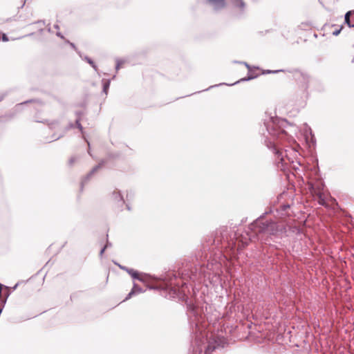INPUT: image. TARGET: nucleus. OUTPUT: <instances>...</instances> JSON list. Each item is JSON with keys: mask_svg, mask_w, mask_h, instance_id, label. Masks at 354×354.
<instances>
[{"mask_svg": "<svg viewBox=\"0 0 354 354\" xmlns=\"http://www.w3.org/2000/svg\"><path fill=\"white\" fill-rule=\"evenodd\" d=\"M284 122H286L285 120L272 117L264 123L268 134L271 136L270 138H267L265 140L266 145L269 149H272V152L275 154L278 164H281V169H284L285 166L287 165L288 162H294L293 158L288 154L289 151L288 149L283 150L280 149L278 146V142H275L274 140L275 138L281 140L287 137L285 130L281 128V126Z\"/></svg>", "mask_w": 354, "mask_h": 354, "instance_id": "nucleus-1", "label": "nucleus"}, {"mask_svg": "<svg viewBox=\"0 0 354 354\" xmlns=\"http://www.w3.org/2000/svg\"><path fill=\"white\" fill-rule=\"evenodd\" d=\"M187 314L190 325L195 333V337L198 335L202 338V335H204L205 339L207 335V342H211L210 339H208V332H209V330L206 331V324L200 313V310L195 306H189Z\"/></svg>", "mask_w": 354, "mask_h": 354, "instance_id": "nucleus-2", "label": "nucleus"}, {"mask_svg": "<svg viewBox=\"0 0 354 354\" xmlns=\"http://www.w3.org/2000/svg\"><path fill=\"white\" fill-rule=\"evenodd\" d=\"M225 342L224 339L217 337L214 342H207V337L205 339L204 335L201 338L198 335L195 337L193 345V351L191 354H207L218 346H223Z\"/></svg>", "mask_w": 354, "mask_h": 354, "instance_id": "nucleus-3", "label": "nucleus"}, {"mask_svg": "<svg viewBox=\"0 0 354 354\" xmlns=\"http://www.w3.org/2000/svg\"><path fill=\"white\" fill-rule=\"evenodd\" d=\"M254 226H259V232H266L270 234H275L278 230L277 224L273 221L263 222L258 219L254 223Z\"/></svg>", "mask_w": 354, "mask_h": 354, "instance_id": "nucleus-4", "label": "nucleus"}, {"mask_svg": "<svg viewBox=\"0 0 354 354\" xmlns=\"http://www.w3.org/2000/svg\"><path fill=\"white\" fill-rule=\"evenodd\" d=\"M120 268L123 270H127L128 272V273L132 277L133 279H138L141 281H143L145 280L144 279L145 277L142 274H140L137 271H136L133 269H128L125 267L120 266Z\"/></svg>", "mask_w": 354, "mask_h": 354, "instance_id": "nucleus-5", "label": "nucleus"}, {"mask_svg": "<svg viewBox=\"0 0 354 354\" xmlns=\"http://www.w3.org/2000/svg\"><path fill=\"white\" fill-rule=\"evenodd\" d=\"M209 1L214 6V9L216 10L223 8L225 6L224 0H209Z\"/></svg>", "mask_w": 354, "mask_h": 354, "instance_id": "nucleus-6", "label": "nucleus"}, {"mask_svg": "<svg viewBox=\"0 0 354 354\" xmlns=\"http://www.w3.org/2000/svg\"><path fill=\"white\" fill-rule=\"evenodd\" d=\"M142 292V290L141 288L138 287L136 283H134L133 285V287L132 288V290H131V292L128 294L127 297H126L125 300L127 299H129V298H131L132 297V295L136 294V293H140V292Z\"/></svg>", "mask_w": 354, "mask_h": 354, "instance_id": "nucleus-7", "label": "nucleus"}, {"mask_svg": "<svg viewBox=\"0 0 354 354\" xmlns=\"http://www.w3.org/2000/svg\"><path fill=\"white\" fill-rule=\"evenodd\" d=\"M351 14V11H348L346 13L344 20L345 23L349 26V27H354V24H351L350 20V15Z\"/></svg>", "mask_w": 354, "mask_h": 354, "instance_id": "nucleus-8", "label": "nucleus"}, {"mask_svg": "<svg viewBox=\"0 0 354 354\" xmlns=\"http://www.w3.org/2000/svg\"><path fill=\"white\" fill-rule=\"evenodd\" d=\"M84 59L95 69V71H97V66L95 65V64L93 62V61L91 59H90L88 57H85Z\"/></svg>", "mask_w": 354, "mask_h": 354, "instance_id": "nucleus-9", "label": "nucleus"}, {"mask_svg": "<svg viewBox=\"0 0 354 354\" xmlns=\"http://www.w3.org/2000/svg\"><path fill=\"white\" fill-rule=\"evenodd\" d=\"M110 81L105 82L103 85V91L106 94L109 88Z\"/></svg>", "mask_w": 354, "mask_h": 354, "instance_id": "nucleus-10", "label": "nucleus"}, {"mask_svg": "<svg viewBox=\"0 0 354 354\" xmlns=\"http://www.w3.org/2000/svg\"><path fill=\"white\" fill-rule=\"evenodd\" d=\"M319 203L322 205H326L325 200L321 194L319 196Z\"/></svg>", "mask_w": 354, "mask_h": 354, "instance_id": "nucleus-11", "label": "nucleus"}, {"mask_svg": "<svg viewBox=\"0 0 354 354\" xmlns=\"http://www.w3.org/2000/svg\"><path fill=\"white\" fill-rule=\"evenodd\" d=\"M123 63H124V62H123V61L120 60V59H118V60L116 61V66H115L116 70H118V69H119V68L120 67V66H121Z\"/></svg>", "mask_w": 354, "mask_h": 354, "instance_id": "nucleus-12", "label": "nucleus"}, {"mask_svg": "<svg viewBox=\"0 0 354 354\" xmlns=\"http://www.w3.org/2000/svg\"><path fill=\"white\" fill-rule=\"evenodd\" d=\"M237 4L239 6H240L241 8H243L245 6V3L242 0H236Z\"/></svg>", "mask_w": 354, "mask_h": 354, "instance_id": "nucleus-13", "label": "nucleus"}, {"mask_svg": "<svg viewBox=\"0 0 354 354\" xmlns=\"http://www.w3.org/2000/svg\"><path fill=\"white\" fill-rule=\"evenodd\" d=\"M100 165L94 167L93 169V170L91 171V173L88 175L87 178H88L90 177V176H91L95 171H97V169H98V168H100Z\"/></svg>", "mask_w": 354, "mask_h": 354, "instance_id": "nucleus-14", "label": "nucleus"}, {"mask_svg": "<svg viewBox=\"0 0 354 354\" xmlns=\"http://www.w3.org/2000/svg\"><path fill=\"white\" fill-rule=\"evenodd\" d=\"M342 28H340L339 29L335 30L333 32V35H335V36L338 35L340 33V32L342 30Z\"/></svg>", "mask_w": 354, "mask_h": 354, "instance_id": "nucleus-15", "label": "nucleus"}, {"mask_svg": "<svg viewBox=\"0 0 354 354\" xmlns=\"http://www.w3.org/2000/svg\"><path fill=\"white\" fill-rule=\"evenodd\" d=\"M60 136H61L60 135H59V136L53 135V137L52 140H49L48 142L56 140L59 139L60 138Z\"/></svg>", "mask_w": 354, "mask_h": 354, "instance_id": "nucleus-16", "label": "nucleus"}, {"mask_svg": "<svg viewBox=\"0 0 354 354\" xmlns=\"http://www.w3.org/2000/svg\"><path fill=\"white\" fill-rule=\"evenodd\" d=\"M108 245H109V244L106 243V245L103 248H102V250H100V253L101 256L102 255V254L104 253L105 249L108 247Z\"/></svg>", "mask_w": 354, "mask_h": 354, "instance_id": "nucleus-17", "label": "nucleus"}, {"mask_svg": "<svg viewBox=\"0 0 354 354\" xmlns=\"http://www.w3.org/2000/svg\"><path fill=\"white\" fill-rule=\"evenodd\" d=\"M2 40L3 41H8V37L6 36V34H3V36H2Z\"/></svg>", "mask_w": 354, "mask_h": 354, "instance_id": "nucleus-18", "label": "nucleus"}, {"mask_svg": "<svg viewBox=\"0 0 354 354\" xmlns=\"http://www.w3.org/2000/svg\"><path fill=\"white\" fill-rule=\"evenodd\" d=\"M76 122H77V124L78 128H79L81 131H82V127L81 124L79 122V120H77V121H76Z\"/></svg>", "mask_w": 354, "mask_h": 354, "instance_id": "nucleus-19", "label": "nucleus"}, {"mask_svg": "<svg viewBox=\"0 0 354 354\" xmlns=\"http://www.w3.org/2000/svg\"><path fill=\"white\" fill-rule=\"evenodd\" d=\"M290 152L293 153V156H297V151L294 149H292Z\"/></svg>", "mask_w": 354, "mask_h": 354, "instance_id": "nucleus-20", "label": "nucleus"}, {"mask_svg": "<svg viewBox=\"0 0 354 354\" xmlns=\"http://www.w3.org/2000/svg\"><path fill=\"white\" fill-rule=\"evenodd\" d=\"M74 162H75V159H74L73 158H71L69 160V164H70V165H72Z\"/></svg>", "mask_w": 354, "mask_h": 354, "instance_id": "nucleus-21", "label": "nucleus"}, {"mask_svg": "<svg viewBox=\"0 0 354 354\" xmlns=\"http://www.w3.org/2000/svg\"><path fill=\"white\" fill-rule=\"evenodd\" d=\"M118 198H119L120 201H123V198H122V197L120 196V193L118 194Z\"/></svg>", "mask_w": 354, "mask_h": 354, "instance_id": "nucleus-22", "label": "nucleus"}, {"mask_svg": "<svg viewBox=\"0 0 354 354\" xmlns=\"http://www.w3.org/2000/svg\"><path fill=\"white\" fill-rule=\"evenodd\" d=\"M279 71H268V73H277Z\"/></svg>", "mask_w": 354, "mask_h": 354, "instance_id": "nucleus-23", "label": "nucleus"}, {"mask_svg": "<svg viewBox=\"0 0 354 354\" xmlns=\"http://www.w3.org/2000/svg\"><path fill=\"white\" fill-rule=\"evenodd\" d=\"M251 78H252V77H248V78H247V79H246V78H244V79H242L241 80H243V81H245V80H250Z\"/></svg>", "mask_w": 354, "mask_h": 354, "instance_id": "nucleus-24", "label": "nucleus"}, {"mask_svg": "<svg viewBox=\"0 0 354 354\" xmlns=\"http://www.w3.org/2000/svg\"><path fill=\"white\" fill-rule=\"evenodd\" d=\"M57 35L59 37H61L62 38L63 37V36L61 35V34L59 32H57Z\"/></svg>", "mask_w": 354, "mask_h": 354, "instance_id": "nucleus-25", "label": "nucleus"}, {"mask_svg": "<svg viewBox=\"0 0 354 354\" xmlns=\"http://www.w3.org/2000/svg\"><path fill=\"white\" fill-rule=\"evenodd\" d=\"M71 45L73 48H75V45L71 43Z\"/></svg>", "mask_w": 354, "mask_h": 354, "instance_id": "nucleus-26", "label": "nucleus"}]
</instances>
